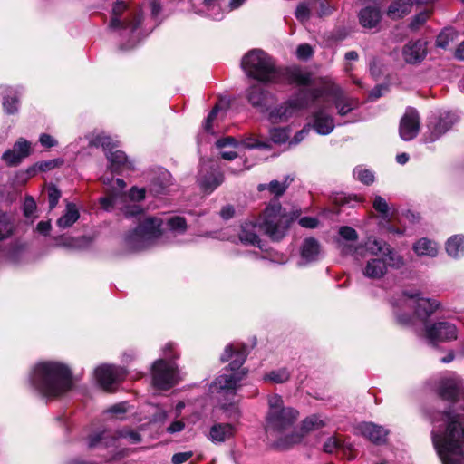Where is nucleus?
<instances>
[{
	"instance_id": "nucleus-1",
	"label": "nucleus",
	"mask_w": 464,
	"mask_h": 464,
	"mask_svg": "<svg viewBox=\"0 0 464 464\" xmlns=\"http://www.w3.org/2000/svg\"><path fill=\"white\" fill-rule=\"evenodd\" d=\"M461 389L459 377L442 379L437 392L450 406L430 414L432 441L443 464H464V414L456 411L457 407L464 406Z\"/></svg>"
},
{
	"instance_id": "nucleus-2",
	"label": "nucleus",
	"mask_w": 464,
	"mask_h": 464,
	"mask_svg": "<svg viewBox=\"0 0 464 464\" xmlns=\"http://www.w3.org/2000/svg\"><path fill=\"white\" fill-rule=\"evenodd\" d=\"M30 382L39 394L47 398L58 397L72 385L69 368L56 362L37 363L31 372Z\"/></svg>"
},
{
	"instance_id": "nucleus-3",
	"label": "nucleus",
	"mask_w": 464,
	"mask_h": 464,
	"mask_svg": "<svg viewBox=\"0 0 464 464\" xmlns=\"http://www.w3.org/2000/svg\"><path fill=\"white\" fill-rule=\"evenodd\" d=\"M142 21V9L133 5L131 0H115L111 12L108 27L119 32L127 42L121 45L123 50L134 48L143 38L140 28Z\"/></svg>"
},
{
	"instance_id": "nucleus-4",
	"label": "nucleus",
	"mask_w": 464,
	"mask_h": 464,
	"mask_svg": "<svg viewBox=\"0 0 464 464\" xmlns=\"http://www.w3.org/2000/svg\"><path fill=\"white\" fill-rule=\"evenodd\" d=\"M247 356V347L242 343H230L226 346L220 360L228 362L229 369L216 378L212 388L222 396L235 397L239 382L246 375L245 369H240Z\"/></svg>"
},
{
	"instance_id": "nucleus-5",
	"label": "nucleus",
	"mask_w": 464,
	"mask_h": 464,
	"mask_svg": "<svg viewBox=\"0 0 464 464\" xmlns=\"http://www.w3.org/2000/svg\"><path fill=\"white\" fill-rule=\"evenodd\" d=\"M122 211L126 218L138 217L139 220V225L125 236V245L129 249L135 251L143 249L162 234V219L157 217H144L140 206L126 205Z\"/></svg>"
},
{
	"instance_id": "nucleus-6",
	"label": "nucleus",
	"mask_w": 464,
	"mask_h": 464,
	"mask_svg": "<svg viewBox=\"0 0 464 464\" xmlns=\"http://www.w3.org/2000/svg\"><path fill=\"white\" fill-rule=\"evenodd\" d=\"M392 304L395 308L396 319L402 325L411 324V317L408 314H401V310L412 307L415 315L425 322L440 306L438 300L422 297L418 290L404 291L398 299L392 300Z\"/></svg>"
},
{
	"instance_id": "nucleus-7",
	"label": "nucleus",
	"mask_w": 464,
	"mask_h": 464,
	"mask_svg": "<svg viewBox=\"0 0 464 464\" xmlns=\"http://www.w3.org/2000/svg\"><path fill=\"white\" fill-rule=\"evenodd\" d=\"M332 86H338L330 78L322 80V86L308 91H301L299 94L285 102L283 105L271 111L269 118L272 121H285L293 116L296 111L306 108L310 102H315L324 96H330L329 90Z\"/></svg>"
},
{
	"instance_id": "nucleus-8",
	"label": "nucleus",
	"mask_w": 464,
	"mask_h": 464,
	"mask_svg": "<svg viewBox=\"0 0 464 464\" xmlns=\"http://www.w3.org/2000/svg\"><path fill=\"white\" fill-rule=\"evenodd\" d=\"M241 66L248 77L263 83H276L282 76L273 59L261 49L247 52L242 58Z\"/></svg>"
},
{
	"instance_id": "nucleus-9",
	"label": "nucleus",
	"mask_w": 464,
	"mask_h": 464,
	"mask_svg": "<svg viewBox=\"0 0 464 464\" xmlns=\"http://www.w3.org/2000/svg\"><path fill=\"white\" fill-rule=\"evenodd\" d=\"M268 406L266 427L268 436H277L291 430L299 416L298 411L292 407H285L278 394L268 396Z\"/></svg>"
},
{
	"instance_id": "nucleus-10",
	"label": "nucleus",
	"mask_w": 464,
	"mask_h": 464,
	"mask_svg": "<svg viewBox=\"0 0 464 464\" xmlns=\"http://www.w3.org/2000/svg\"><path fill=\"white\" fill-rule=\"evenodd\" d=\"M289 222L290 218L277 199L272 200L257 218L258 229L272 240H280L284 237Z\"/></svg>"
},
{
	"instance_id": "nucleus-11",
	"label": "nucleus",
	"mask_w": 464,
	"mask_h": 464,
	"mask_svg": "<svg viewBox=\"0 0 464 464\" xmlns=\"http://www.w3.org/2000/svg\"><path fill=\"white\" fill-rule=\"evenodd\" d=\"M179 381L177 365L164 359L158 360L152 366V382L160 390H169Z\"/></svg>"
},
{
	"instance_id": "nucleus-12",
	"label": "nucleus",
	"mask_w": 464,
	"mask_h": 464,
	"mask_svg": "<svg viewBox=\"0 0 464 464\" xmlns=\"http://www.w3.org/2000/svg\"><path fill=\"white\" fill-rule=\"evenodd\" d=\"M364 248L372 257H379L378 255L382 254L381 257H386L389 260L391 268L400 269L405 265L404 258L382 239L370 237L364 243Z\"/></svg>"
},
{
	"instance_id": "nucleus-13",
	"label": "nucleus",
	"mask_w": 464,
	"mask_h": 464,
	"mask_svg": "<svg viewBox=\"0 0 464 464\" xmlns=\"http://www.w3.org/2000/svg\"><path fill=\"white\" fill-rule=\"evenodd\" d=\"M118 438L128 439L132 444H136L141 440L140 435L137 431L131 430H121L117 432V436L111 430H103L89 436L88 447L90 449L99 447L108 448L113 446Z\"/></svg>"
},
{
	"instance_id": "nucleus-14",
	"label": "nucleus",
	"mask_w": 464,
	"mask_h": 464,
	"mask_svg": "<svg viewBox=\"0 0 464 464\" xmlns=\"http://www.w3.org/2000/svg\"><path fill=\"white\" fill-rule=\"evenodd\" d=\"M459 120L454 112L446 111L439 117H434L428 123L429 133L425 137L426 142H434L446 133Z\"/></svg>"
},
{
	"instance_id": "nucleus-15",
	"label": "nucleus",
	"mask_w": 464,
	"mask_h": 464,
	"mask_svg": "<svg viewBox=\"0 0 464 464\" xmlns=\"http://www.w3.org/2000/svg\"><path fill=\"white\" fill-rule=\"evenodd\" d=\"M457 328L450 322H438L426 325L425 336L432 343L457 339Z\"/></svg>"
},
{
	"instance_id": "nucleus-16",
	"label": "nucleus",
	"mask_w": 464,
	"mask_h": 464,
	"mask_svg": "<svg viewBox=\"0 0 464 464\" xmlns=\"http://www.w3.org/2000/svg\"><path fill=\"white\" fill-rule=\"evenodd\" d=\"M419 130L420 115L414 108L409 107L406 109V111L400 122V136L403 140L409 141L418 135Z\"/></svg>"
},
{
	"instance_id": "nucleus-17",
	"label": "nucleus",
	"mask_w": 464,
	"mask_h": 464,
	"mask_svg": "<svg viewBox=\"0 0 464 464\" xmlns=\"http://www.w3.org/2000/svg\"><path fill=\"white\" fill-rule=\"evenodd\" d=\"M95 377L100 385L106 391H110L111 385L118 382L126 375V372L113 365H102L97 367Z\"/></svg>"
},
{
	"instance_id": "nucleus-18",
	"label": "nucleus",
	"mask_w": 464,
	"mask_h": 464,
	"mask_svg": "<svg viewBox=\"0 0 464 464\" xmlns=\"http://www.w3.org/2000/svg\"><path fill=\"white\" fill-rule=\"evenodd\" d=\"M31 153V143L24 138H20L14 144L13 148L5 150L2 155V160L9 167L19 165L23 160Z\"/></svg>"
},
{
	"instance_id": "nucleus-19",
	"label": "nucleus",
	"mask_w": 464,
	"mask_h": 464,
	"mask_svg": "<svg viewBox=\"0 0 464 464\" xmlns=\"http://www.w3.org/2000/svg\"><path fill=\"white\" fill-rule=\"evenodd\" d=\"M329 107H318L312 114V127L320 135L330 134L334 127V120L328 111Z\"/></svg>"
},
{
	"instance_id": "nucleus-20",
	"label": "nucleus",
	"mask_w": 464,
	"mask_h": 464,
	"mask_svg": "<svg viewBox=\"0 0 464 464\" xmlns=\"http://www.w3.org/2000/svg\"><path fill=\"white\" fill-rule=\"evenodd\" d=\"M402 58L409 64L421 63L427 55V42L423 40L410 41L402 48Z\"/></svg>"
},
{
	"instance_id": "nucleus-21",
	"label": "nucleus",
	"mask_w": 464,
	"mask_h": 464,
	"mask_svg": "<svg viewBox=\"0 0 464 464\" xmlns=\"http://www.w3.org/2000/svg\"><path fill=\"white\" fill-rule=\"evenodd\" d=\"M338 114L345 116L358 106V101L347 96L340 86H332L329 90Z\"/></svg>"
},
{
	"instance_id": "nucleus-22",
	"label": "nucleus",
	"mask_w": 464,
	"mask_h": 464,
	"mask_svg": "<svg viewBox=\"0 0 464 464\" xmlns=\"http://www.w3.org/2000/svg\"><path fill=\"white\" fill-rule=\"evenodd\" d=\"M246 96L252 106L259 109L261 111H266L269 103L273 101L271 93L258 83L252 84L247 89Z\"/></svg>"
},
{
	"instance_id": "nucleus-23",
	"label": "nucleus",
	"mask_w": 464,
	"mask_h": 464,
	"mask_svg": "<svg viewBox=\"0 0 464 464\" xmlns=\"http://www.w3.org/2000/svg\"><path fill=\"white\" fill-rule=\"evenodd\" d=\"M388 267L389 260L386 257H371L365 262L362 272L369 279L379 280L386 275Z\"/></svg>"
},
{
	"instance_id": "nucleus-24",
	"label": "nucleus",
	"mask_w": 464,
	"mask_h": 464,
	"mask_svg": "<svg viewBox=\"0 0 464 464\" xmlns=\"http://www.w3.org/2000/svg\"><path fill=\"white\" fill-rule=\"evenodd\" d=\"M355 433L361 435L375 444L384 443L388 431L382 426L372 422H362L355 427Z\"/></svg>"
},
{
	"instance_id": "nucleus-25",
	"label": "nucleus",
	"mask_w": 464,
	"mask_h": 464,
	"mask_svg": "<svg viewBox=\"0 0 464 464\" xmlns=\"http://www.w3.org/2000/svg\"><path fill=\"white\" fill-rule=\"evenodd\" d=\"M106 158L109 161V169L112 173L122 174L135 169L134 162L129 160L126 154L120 150L106 152Z\"/></svg>"
},
{
	"instance_id": "nucleus-26",
	"label": "nucleus",
	"mask_w": 464,
	"mask_h": 464,
	"mask_svg": "<svg viewBox=\"0 0 464 464\" xmlns=\"http://www.w3.org/2000/svg\"><path fill=\"white\" fill-rule=\"evenodd\" d=\"M208 170L207 166H202L198 173V182L201 189L205 192L211 193L224 181L223 174L219 171Z\"/></svg>"
},
{
	"instance_id": "nucleus-27",
	"label": "nucleus",
	"mask_w": 464,
	"mask_h": 464,
	"mask_svg": "<svg viewBox=\"0 0 464 464\" xmlns=\"http://www.w3.org/2000/svg\"><path fill=\"white\" fill-rule=\"evenodd\" d=\"M236 429L232 424L217 423L209 430L208 439L215 443L224 442L235 435Z\"/></svg>"
},
{
	"instance_id": "nucleus-28",
	"label": "nucleus",
	"mask_w": 464,
	"mask_h": 464,
	"mask_svg": "<svg viewBox=\"0 0 464 464\" xmlns=\"http://www.w3.org/2000/svg\"><path fill=\"white\" fill-rule=\"evenodd\" d=\"M382 18L381 10L378 6H366L359 13V21L364 28H374Z\"/></svg>"
},
{
	"instance_id": "nucleus-29",
	"label": "nucleus",
	"mask_w": 464,
	"mask_h": 464,
	"mask_svg": "<svg viewBox=\"0 0 464 464\" xmlns=\"http://www.w3.org/2000/svg\"><path fill=\"white\" fill-rule=\"evenodd\" d=\"M321 256V246L319 242L313 238H305L302 248L301 256L305 263L314 262L319 259Z\"/></svg>"
},
{
	"instance_id": "nucleus-30",
	"label": "nucleus",
	"mask_w": 464,
	"mask_h": 464,
	"mask_svg": "<svg viewBox=\"0 0 464 464\" xmlns=\"http://www.w3.org/2000/svg\"><path fill=\"white\" fill-rule=\"evenodd\" d=\"M256 228H258L257 221L256 223H244L241 227V232L239 234L240 241L244 244L256 246L261 248L260 239L256 232Z\"/></svg>"
},
{
	"instance_id": "nucleus-31",
	"label": "nucleus",
	"mask_w": 464,
	"mask_h": 464,
	"mask_svg": "<svg viewBox=\"0 0 464 464\" xmlns=\"http://www.w3.org/2000/svg\"><path fill=\"white\" fill-rule=\"evenodd\" d=\"M2 104L7 114H14L19 110V98L17 92L10 87L4 88Z\"/></svg>"
},
{
	"instance_id": "nucleus-32",
	"label": "nucleus",
	"mask_w": 464,
	"mask_h": 464,
	"mask_svg": "<svg viewBox=\"0 0 464 464\" xmlns=\"http://www.w3.org/2000/svg\"><path fill=\"white\" fill-rule=\"evenodd\" d=\"M80 218L79 210L74 203L68 202L65 208V213L57 219V226L65 229L72 227Z\"/></svg>"
},
{
	"instance_id": "nucleus-33",
	"label": "nucleus",
	"mask_w": 464,
	"mask_h": 464,
	"mask_svg": "<svg viewBox=\"0 0 464 464\" xmlns=\"http://www.w3.org/2000/svg\"><path fill=\"white\" fill-rule=\"evenodd\" d=\"M411 0H396L390 5L387 15L391 19H399L408 14L411 11Z\"/></svg>"
},
{
	"instance_id": "nucleus-34",
	"label": "nucleus",
	"mask_w": 464,
	"mask_h": 464,
	"mask_svg": "<svg viewBox=\"0 0 464 464\" xmlns=\"http://www.w3.org/2000/svg\"><path fill=\"white\" fill-rule=\"evenodd\" d=\"M171 185V175L167 170H161L151 181L150 190L155 195L163 194Z\"/></svg>"
},
{
	"instance_id": "nucleus-35",
	"label": "nucleus",
	"mask_w": 464,
	"mask_h": 464,
	"mask_svg": "<svg viewBox=\"0 0 464 464\" xmlns=\"http://www.w3.org/2000/svg\"><path fill=\"white\" fill-rule=\"evenodd\" d=\"M413 250L419 256L434 257L438 254V246L428 238H420L413 245Z\"/></svg>"
},
{
	"instance_id": "nucleus-36",
	"label": "nucleus",
	"mask_w": 464,
	"mask_h": 464,
	"mask_svg": "<svg viewBox=\"0 0 464 464\" xmlns=\"http://www.w3.org/2000/svg\"><path fill=\"white\" fill-rule=\"evenodd\" d=\"M216 146L220 150L222 159L232 160L237 157V152L225 150L226 147L237 148L239 146V142L235 138L231 136L221 138L217 140Z\"/></svg>"
},
{
	"instance_id": "nucleus-37",
	"label": "nucleus",
	"mask_w": 464,
	"mask_h": 464,
	"mask_svg": "<svg viewBox=\"0 0 464 464\" xmlns=\"http://www.w3.org/2000/svg\"><path fill=\"white\" fill-rule=\"evenodd\" d=\"M446 251L449 256L457 258L464 254V236L451 237L446 244Z\"/></svg>"
},
{
	"instance_id": "nucleus-38",
	"label": "nucleus",
	"mask_w": 464,
	"mask_h": 464,
	"mask_svg": "<svg viewBox=\"0 0 464 464\" xmlns=\"http://www.w3.org/2000/svg\"><path fill=\"white\" fill-rule=\"evenodd\" d=\"M341 450L343 452L346 450L352 451L353 446L350 443H346L344 440L338 437H330L324 444V451L326 453H333L335 450Z\"/></svg>"
},
{
	"instance_id": "nucleus-39",
	"label": "nucleus",
	"mask_w": 464,
	"mask_h": 464,
	"mask_svg": "<svg viewBox=\"0 0 464 464\" xmlns=\"http://www.w3.org/2000/svg\"><path fill=\"white\" fill-rule=\"evenodd\" d=\"M292 180H293V179H290V180L288 181V178H286L284 182H280L278 180H272L268 184H259L258 190L263 191V190L268 189L272 195H275L276 197H279L285 193L287 187L289 186V183Z\"/></svg>"
},
{
	"instance_id": "nucleus-40",
	"label": "nucleus",
	"mask_w": 464,
	"mask_h": 464,
	"mask_svg": "<svg viewBox=\"0 0 464 464\" xmlns=\"http://www.w3.org/2000/svg\"><path fill=\"white\" fill-rule=\"evenodd\" d=\"M290 375V372L287 368H280L267 372L264 375L263 379L265 382L284 383L289 380Z\"/></svg>"
},
{
	"instance_id": "nucleus-41",
	"label": "nucleus",
	"mask_w": 464,
	"mask_h": 464,
	"mask_svg": "<svg viewBox=\"0 0 464 464\" xmlns=\"http://www.w3.org/2000/svg\"><path fill=\"white\" fill-rule=\"evenodd\" d=\"M14 230V223L11 218L2 211H0V240L10 237Z\"/></svg>"
},
{
	"instance_id": "nucleus-42",
	"label": "nucleus",
	"mask_w": 464,
	"mask_h": 464,
	"mask_svg": "<svg viewBox=\"0 0 464 464\" xmlns=\"http://www.w3.org/2000/svg\"><path fill=\"white\" fill-rule=\"evenodd\" d=\"M124 198L125 196L120 192H111L108 196L102 197L100 198V204L104 210L110 211L117 207Z\"/></svg>"
},
{
	"instance_id": "nucleus-43",
	"label": "nucleus",
	"mask_w": 464,
	"mask_h": 464,
	"mask_svg": "<svg viewBox=\"0 0 464 464\" xmlns=\"http://www.w3.org/2000/svg\"><path fill=\"white\" fill-rule=\"evenodd\" d=\"M302 440V436L298 433L292 432L290 435L279 438L275 442V447L280 450L289 449L295 444L299 443Z\"/></svg>"
},
{
	"instance_id": "nucleus-44",
	"label": "nucleus",
	"mask_w": 464,
	"mask_h": 464,
	"mask_svg": "<svg viewBox=\"0 0 464 464\" xmlns=\"http://www.w3.org/2000/svg\"><path fill=\"white\" fill-rule=\"evenodd\" d=\"M325 425V420L321 418L320 415H311L305 418L302 422V430L304 432H309L314 430H317Z\"/></svg>"
},
{
	"instance_id": "nucleus-45",
	"label": "nucleus",
	"mask_w": 464,
	"mask_h": 464,
	"mask_svg": "<svg viewBox=\"0 0 464 464\" xmlns=\"http://www.w3.org/2000/svg\"><path fill=\"white\" fill-rule=\"evenodd\" d=\"M455 37L456 32L452 28H445L437 36L436 46L446 49L454 41Z\"/></svg>"
},
{
	"instance_id": "nucleus-46",
	"label": "nucleus",
	"mask_w": 464,
	"mask_h": 464,
	"mask_svg": "<svg viewBox=\"0 0 464 464\" xmlns=\"http://www.w3.org/2000/svg\"><path fill=\"white\" fill-rule=\"evenodd\" d=\"M310 4L312 8L316 9L319 17L330 15L334 11V6L328 0H310Z\"/></svg>"
},
{
	"instance_id": "nucleus-47",
	"label": "nucleus",
	"mask_w": 464,
	"mask_h": 464,
	"mask_svg": "<svg viewBox=\"0 0 464 464\" xmlns=\"http://www.w3.org/2000/svg\"><path fill=\"white\" fill-rule=\"evenodd\" d=\"M290 79L299 86H307L311 83V73L300 69H295L290 72Z\"/></svg>"
},
{
	"instance_id": "nucleus-48",
	"label": "nucleus",
	"mask_w": 464,
	"mask_h": 464,
	"mask_svg": "<svg viewBox=\"0 0 464 464\" xmlns=\"http://www.w3.org/2000/svg\"><path fill=\"white\" fill-rule=\"evenodd\" d=\"M218 1L219 0H204V6L207 9V15L214 20H220L223 17L220 12Z\"/></svg>"
},
{
	"instance_id": "nucleus-49",
	"label": "nucleus",
	"mask_w": 464,
	"mask_h": 464,
	"mask_svg": "<svg viewBox=\"0 0 464 464\" xmlns=\"http://www.w3.org/2000/svg\"><path fill=\"white\" fill-rule=\"evenodd\" d=\"M166 225H167L168 229L172 232L182 233L187 228L186 220L184 218H181V217L170 218L169 219H168Z\"/></svg>"
},
{
	"instance_id": "nucleus-50",
	"label": "nucleus",
	"mask_w": 464,
	"mask_h": 464,
	"mask_svg": "<svg viewBox=\"0 0 464 464\" xmlns=\"http://www.w3.org/2000/svg\"><path fill=\"white\" fill-rule=\"evenodd\" d=\"M288 138L289 130L287 128H274L270 130V139L275 143H285Z\"/></svg>"
},
{
	"instance_id": "nucleus-51",
	"label": "nucleus",
	"mask_w": 464,
	"mask_h": 464,
	"mask_svg": "<svg viewBox=\"0 0 464 464\" xmlns=\"http://www.w3.org/2000/svg\"><path fill=\"white\" fill-rule=\"evenodd\" d=\"M353 177L365 185L372 184L374 180L373 173L361 167H357L353 169Z\"/></svg>"
},
{
	"instance_id": "nucleus-52",
	"label": "nucleus",
	"mask_w": 464,
	"mask_h": 464,
	"mask_svg": "<svg viewBox=\"0 0 464 464\" xmlns=\"http://www.w3.org/2000/svg\"><path fill=\"white\" fill-rule=\"evenodd\" d=\"M242 144L246 149H269L270 146L266 141H260L258 140L255 136L249 135L246 137L244 140H242L241 142H239V145Z\"/></svg>"
},
{
	"instance_id": "nucleus-53",
	"label": "nucleus",
	"mask_w": 464,
	"mask_h": 464,
	"mask_svg": "<svg viewBox=\"0 0 464 464\" xmlns=\"http://www.w3.org/2000/svg\"><path fill=\"white\" fill-rule=\"evenodd\" d=\"M91 144L95 147H102L108 152L112 151L111 150L116 146L113 140L104 135L96 136L92 141Z\"/></svg>"
},
{
	"instance_id": "nucleus-54",
	"label": "nucleus",
	"mask_w": 464,
	"mask_h": 464,
	"mask_svg": "<svg viewBox=\"0 0 464 464\" xmlns=\"http://www.w3.org/2000/svg\"><path fill=\"white\" fill-rule=\"evenodd\" d=\"M61 198V191L53 185L48 187V202L50 210L53 209Z\"/></svg>"
},
{
	"instance_id": "nucleus-55",
	"label": "nucleus",
	"mask_w": 464,
	"mask_h": 464,
	"mask_svg": "<svg viewBox=\"0 0 464 464\" xmlns=\"http://www.w3.org/2000/svg\"><path fill=\"white\" fill-rule=\"evenodd\" d=\"M311 9L306 3H301L297 5L295 10V17L300 22H305L309 19Z\"/></svg>"
},
{
	"instance_id": "nucleus-56",
	"label": "nucleus",
	"mask_w": 464,
	"mask_h": 464,
	"mask_svg": "<svg viewBox=\"0 0 464 464\" xmlns=\"http://www.w3.org/2000/svg\"><path fill=\"white\" fill-rule=\"evenodd\" d=\"M372 206H373L374 209L377 212H379L382 216L386 217L388 215L389 206H388L386 200L382 197L376 196L372 202Z\"/></svg>"
},
{
	"instance_id": "nucleus-57",
	"label": "nucleus",
	"mask_w": 464,
	"mask_h": 464,
	"mask_svg": "<svg viewBox=\"0 0 464 464\" xmlns=\"http://www.w3.org/2000/svg\"><path fill=\"white\" fill-rule=\"evenodd\" d=\"M429 15L430 13L427 11L416 14L410 23V28L412 31L418 30L427 21Z\"/></svg>"
},
{
	"instance_id": "nucleus-58",
	"label": "nucleus",
	"mask_w": 464,
	"mask_h": 464,
	"mask_svg": "<svg viewBox=\"0 0 464 464\" xmlns=\"http://www.w3.org/2000/svg\"><path fill=\"white\" fill-rule=\"evenodd\" d=\"M339 235L343 239L347 241H356L358 239V234L356 230L348 226L341 227L339 228Z\"/></svg>"
},
{
	"instance_id": "nucleus-59",
	"label": "nucleus",
	"mask_w": 464,
	"mask_h": 464,
	"mask_svg": "<svg viewBox=\"0 0 464 464\" xmlns=\"http://www.w3.org/2000/svg\"><path fill=\"white\" fill-rule=\"evenodd\" d=\"M36 209V203L32 197H26L24 202V215L30 218Z\"/></svg>"
},
{
	"instance_id": "nucleus-60",
	"label": "nucleus",
	"mask_w": 464,
	"mask_h": 464,
	"mask_svg": "<svg viewBox=\"0 0 464 464\" xmlns=\"http://www.w3.org/2000/svg\"><path fill=\"white\" fill-rule=\"evenodd\" d=\"M296 54H297L298 58L303 59V60H306V59H308V58H310L312 56L313 49L307 44H300L297 47Z\"/></svg>"
},
{
	"instance_id": "nucleus-61",
	"label": "nucleus",
	"mask_w": 464,
	"mask_h": 464,
	"mask_svg": "<svg viewBox=\"0 0 464 464\" xmlns=\"http://www.w3.org/2000/svg\"><path fill=\"white\" fill-rule=\"evenodd\" d=\"M193 456L192 451H185L175 453L171 458V462L173 464H182L188 461Z\"/></svg>"
},
{
	"instance_id": "nucleus-62",
	"label": "nucleus",
	"mask_w": 464,
	"mask_h": 464,
	"mask_svg": "<svg viewBox=\"0 0 464 464\" xmlns=\"http://www.w3.org/2000/svg\"><path fill=\"white\" fill-rule=\"evenodd\" d=\"M61 163H62V161L60 160H50L39 162L37 164V167L41 171H47V170L56 168Z\"/></svg>"
},
{
	"instance_id": "nucleus-63",
	"label": "nucleus",
	"mask_w": 464,
	"mask_h": 464,
	"mask_svg": "<svg viewBox=\"0 0 464 464\" xmlns=\"http://www.w3.org/2000/svg\"><path fill=\"white\" fill-rule=\"evenodd\" d=\"M39 142L45 148H52L57 145V140L47 133L41 134Z\"/></svg>"
},
{
	"instance_id": "nucleus-64",
	"label": "nucleus",
	"mask_w": 464,
	"mask_h": 464,
	"mask_svg": "<svg viewBox=\"0 0 464 464\" xmlns=\"http://www.w3.org/2000/svg\"><path fill=\"white\" fill-rule=\"evenodd\" d=\"M129 198L132 201H140L145 198V189L133 187L130 190Z\"/></svg>"
}]
</instances>
